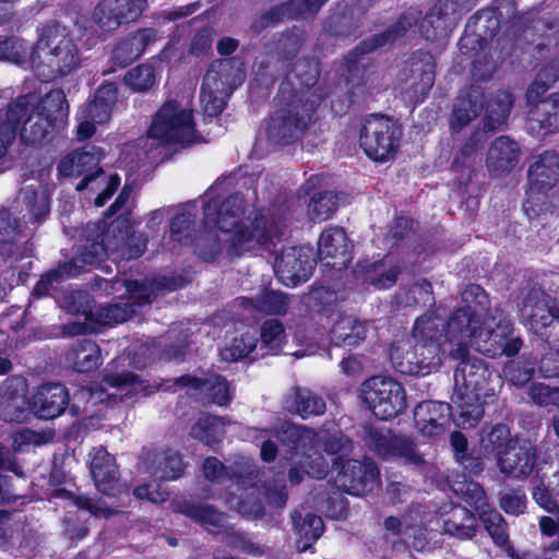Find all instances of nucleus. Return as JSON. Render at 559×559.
<instances>
[{"mask_svg":"<svg viewBox=\"0 0 559 559\" xmlns=\"http://www.w3.org/2000/svg\"><path fill=\"white\" fill-rule=\"evenodd\" d=\"M390 362L396 372L417 377L428 376L441 366L420 345L400 342L390 347Z\"/></svg>","mask_w":559,"mask_h":559,"instance_id":"20","label":"nucleus"},{"mask_svg":"<svg viewBox=\"0 0 559 559\" xmlns=\"http://www.w3.org/2000/svg\"><path fill=\"white\" fill-rule=\"evenodd\" d=\"M331 341L341 347H356L367 337V328L350 316H341L331 329Z\"/></svg>","mask_w":559,"mask_h":559,"instance_id":"42","label":"nucleus"},{"mask_svg":"<svg viewBox=\"0 0 559 559\" xmlns=\"http://www.w3.org/2000/svg\"><path fill=\"white\" fill-rule=\"evenodd\" d=\"M484 322L469 312L468 309L459 307L454 309L444 322L445 338L449 342L463 344L473 340Z\"/></svg>","mask_w":559,"mask_h":559,"instance_id":"35","label":"nucleus"},{"mask_svg":"<svg viewBox=\"0 0 559 559\" xmlns=\"http://www.w3.org/2000/svg\"><path fill=\"white\" fill-rule=\"evenodd\" d=\"M146 133L158 145L190 144L195 136L193 111L181 108L177 100H166L153 116Z\"/></svg>","mask_w":559,"mask_h":559,"instance_id":"7","label":"nucleus"},{"mask_svg":"<svg viewBox=\"0 0 559 559\" xmlns=\"http://www.w3.org/2000/svg\"><path fill=\"white\" fill-rule=\"evenodd\" d=\"M67 310L73 314L84 316V321L69 322L63 331L70 336L90 335L100 328V319L95 317L93 296L85 290L71 292L66 298Z\"/></svg>","mask_w":559,"mask_h":559,"instance_id":"25","label":"nucleus"},{"mask_svg":"<svg viewBox=\"0 0 559 559\" xmlns=\"http://www.w3.org/2000/svg\"><path fill=\"white\" fill-rule=\"evenodd\" d=\"M112 246L109 227L105 233L100 234V241H92L90 245L83 247L81 252L63 263H73L75 276H79L85 271L86 266L97 267L111 254L110 247Z\"/></svg>","mask_w":559,"mask_h":559,"instance_id":"39","label":"nucleus"},{"mask_svg":"<svg viewBox=\"0 0 559 559\" xmlns=\"http://www.w3.org/2000/svg\"><path fill=\"white\" fill-rule=\"evenodd\" d=\"M273 437L287 447L292 454L305 453L314 448L318 441V432L314 429L290 421H284L275 428Z\"/></svg>","mask_w":559,"mask_h":559,"instance_id":"34","label":"nucleus"},{"mask_svg":"<svg viewBox=\"0 0 559 559\" xmlns=\"http://www.w3.org/2000/svg\"><path fill=\"white\" fill-rule=\"evenodd\" d=\"M443 531L459 539H472L477 533V518L461 504L452 503L450 510L443 513Z\"/></svg>","mask_w":559,"mask_h":559,"instance_id":"38","label":"nucleus"},{"mask_svg":"<svg viewBox=\"0 0 559 559\" xmlns=\"http://www.w3.org/2000/svg\"><path fill=\"white\" fill-rule=\"evenodd\" d=\"M69 104L61 88L49 91L33 106L31 95H20L0 108V159L5 156L16 135L27 146H41L51 132L67 124Z\"/></svg>","mask_w":559,"mask_h":559,"instance_id":"3","label":"nucleus"},{"mask_svg":"<svg viewBox=\"0 0 559 559\" xmlns=\"http://www.w3.org/2000/svg\"><path fill=\"white\" fill-rule=\"evenodd\" d=\"M231 62V59H224L211 63L203 78L201 90L202 92L209 90V95L204 104V112L211 118L218 117L226 107L225 99L217 97L215 93L222 91L218 83L225 84L223 82V74Z\"/></svg>","mask_w":559,"mask_h":559,"instance_id":"33","label":"nucleus"},{"mask_svg":"<svg viewBox=\"0 0 559 559\" xmlns=\"http://www.w3.org/2000/svg\"><path fill=\"white\" fill-rule=\"evenodd\" d=\"M24 202L28 214L29 222L41 223L50 213V199L45 192L35 189H28L24 195Z\"/></svg>","mask_w":559,"mask_h":559,"instance_id":"63","label":"nucleus"},{"mask_svg":"<svg viewBox=\"0 0 559 559\" xmlns=\"http://www.w3.org/2000/svg\"><path fill=\"white\" fill-rule=\"evenodd\" d=\"M123 83L134 93H145L156 83L155 68L147 63L138 64L126 72Z\"/></svg>","mask_w":559,"mask_h":559,"instance_id":"59","label":"nucleus"},{"mask_svg":"<svg viewBox=\"0 0 559 559\" xmlns=\"http://www.w3.org/2000/svg\"><path fill=\"white\" fill-rule=\"evenodd\" d=\"M459 50L463 56L472 58V83L461 90L454 100L449 124L453 132H460L475 120L485 109L483 128L485 132H495L506 126L513 106V96L508 91H497L486 100L485 87L481 83L489 82L492 70L489 68L486 56H481L489 41L477 32L467 29L459 39Z\"/></svg>","mask_w":559,"mask_h":559,"instance_id":"1","label":"nucleus"},{"mask_svg":"<svg viewBox=\"0 0 559 559\" xmlns=\"http://www.w3.org/2000/svg\"><path fill=\"white\" fill-rule=\"evenodd\" d=\"M463 3L464 0H437L419 24L421 36L429 41L448 37Z\"/></svg>","mask_w":559,"mask_h":559,"instance_id":"21","label":"nucleus"},{"mask_svg":"<svg viewBox=\"0 0 559 559\" xmlns=\"http://www.w3.org/2000/svg\"><path fill=\"white\" fill-rule=\"evenodd\" d=\"M253 308L269 316H285L288 311L287 294L265 288L252 299Z\"/></svg>","mask_w":559,"mask_h":559,"instance_id":"53","label":"nucleus"},{"mask_svg":"<svg viewBox=\"0 0 559 559\" xmlns=\"http://www.w3.org/2000/svg\"><path fill=\"white\" fill-rule=\"evenodd\" d=\"M362 395L372 414L380 420H390L407 407L404 386L388 377L376 376L362 384Z\"/></svg>","mask_w":559,"mask_h":559,"instance_id":"11","label":"nucleus"},{"mask_svg":"<svg viewBox=\"0 0 559 559\" xmlns=\"http://www.w3.org/2000/svg\"><path fill=\"white\" fill-rule=\"evenodd\" d=\"M73 263L60 262L57 267L50 269L36 282L32 289V296L39 299L49 295L53 283H62L69 278L75 277Z\"/></svg>","mask_w":559,"mask_h":559,"instance_id":"56","label":"nucleus"},{"mask_svg":"<svg viewBox=\"0 0 559 559\" xmlns=\"http://www.w3.org/2000/svg\"><path fill=\"white\" fill-rule=\"evenodd\" d=\"M366 445L383 460L400 459L405 463L420 465L424 460L416 451V443L406 436L386 433L368 426L365 431Z\"/></svg>","mask_w":559,"mask_h":559,"instance_id":"17","label":"nucleus"},{"mask_svg":"<svg viewBox=\"0 0 559 559\" xmlns=\"http://www.w3.org/2000/svg\"><path fill=\"white\" fill-rule=\"evenodd\" d=\"M68 405L69 391L61 383H43L33 396V406L40 418H56L63 414Z\"/></svg>","mask_w":559,"mask_h":559,"instance_id":"30","label":"nucleus"},{"mask_svg":"<svg viewBox=\"0 0 559 559\" xmlns=\"http://www.w3.org/2000/svg\"><path fill=\"white\" fill-rule=\"evenodd\" d=\"M264 492L260 486H252L251 489L243 490L240 496L234 492L227 493L226 502L247 519H261L265 514Z\"/></svg>","mask_w":559,"mask_h":559,"instance_id":"44","label":"nucleus"},{"mask_svg":"<svg viewBox=\"0 0 559 559\" xmlns=\"http://www.w3.org/2000/svg\"><path fill=\"white\" fill-rule=\"evenodd\" d=\"M338 198L333 191H320L314 193L309 203V213L312 219L326 221L337 210Z\"/></svg>","mask_w":559,"mask_h":559,"instance_id":"61","label":"nucleus"},{"mask_svg":"<svg viewBox=\"0 0 559 559\" xmlns=\"http://www.w3.org/2000/svg\"><path fill=\"white\" fill-rule=\"evenodd\" d=\"M38 47L46 50L41 57L32 50L31 63L36 76L43 82H51L70 74L81 63L80 50L58 21L47 22L39 35Z\"/></svg>","mask_w":559,"mask_h":559,"instance_id":"4","label":"nucleus"},{"mask_svg":"<svg viewBox=\"0 0 559 559\" xmlns=\"http://www.w3.org/2000/svg\"><path fill=\"white\" fill-rule=\"evenodd\" d=\"M477 514L484 528L497 546H504L509 543L508 524L496 509L488 506Z\"/></svg>","mask_w":559,"mask_h":559,"instance_id":"57","label":"nucleus"},{"mask_svg":"<svg viewBox=\"0 0 559 559\" xmlns=\"http://www.w3.org/2000/svg\"><path fill=\"white\" fill-rule=\"evenodd\" d=\"M535 360L527 355L510 359L503 366L507 380L516 388L528 384L535 376Z\"/></svg>","mask_w":559,"mask_h":559,"instance_id":"50","label":"nucleus"},{"mask_svg":"<svg viewBox=\"0 0 559 559\" xmlns=\"http://www.w3.org/2000/svg\"><path fill=\"white\" fill-rule=\"evenodd\" d=\"M452 405L439 401H423L414 409V421L423 436L440 437L450 426Z\"/></svg>","mask_w":559,"mask_h":559,"instance_id":"27","label":"nucleus"},{"mask_svg":"<svg viewBox=\"0 0 559 559\" xmlns=\"http://www.w3.org/2000/svg\"><path fill=\"white\" fill-rule=\"evenodd\" d=\"M499 471L504 476L525 480L533 473L537 461V449L528 439L515 437L509 449L496 459Z\"/></svg>","mask_w":559,"mask_h":559,"instance_id":"19","label":"nucleus"},{"mask_svg":"<svg viewBox=\"0 0 559 559\" xmlns=\"http://www.w3.org/2000/svg\"><path fill=\"white\" fill-rule=\"evenodd\" d=\"M412 337L414 343L426 350L430 359L441 365L442 343L445 337L444 320L437 309H428L418 317L413 325Z\"/></svg>","mask_w":559,"mask_h":559,"instance_id":"23","label":"nucleus"},{"mask_svg":"<svg viewBox=\"0 0 559 559\" xmlns=\"http://www.w3.org/2000/svg\"><path fill=\"white\" fill-rule=\"evenodd\" d=\"M146 461L151 474L164 480H176L180 478L187 467L182 455L170 448L148 452L146 454Z\"/></svg>","mask_w":559,"mask_h":559,"instance_id":"36","label":"nucleus"},{"mask_svg":"<svg viewBox=\"0 0 559 559\" xmlns=\"http://www.w3.org/2000/svg\"><path fill=\"white\" fill-rule=\"evenodd\" d=\"M246 213V200L241 193H233L226 198L218 195L210 198L203 205V222L205 226L214 227L222 233L231 231L242 223Z\"/></svg>","mask_w":559,"mask_h":559,"instance_id":"18","label":"nucleus"},{"mask_svg":"<svg viewBox=\"0 0 559 559\" xmlns=\"http://www.w3.org/2000/svg\"><path fill=\"white\" fill-rule=\"evenodd\" d=\"M285 20H296L290 0L276 4L263 12L251 23L250 28L255 33H260L265 28L275 26Z\"/></svg>","mask_w":559,"mask_h":559,"instance_id":"60","label":"nucleus"},{"mask_svg":"<svg viewBox=\"0 0 559 559\" xmlns=\"http://www.w3.org/2000/svg\"><path fill=\"white\" fill-rule=\"evenodd\" d=\"M31 47L23 38L14 35L0 36V60L15 64H24L31 60Z\"/></svg>","mask_w":559,"mask_h":559,"instance_id":"58","label":"nucleus"},{"mask_svg":"<svg viewBox=\"0 0 559 559\" xmlns=\"http://www.w3.org/2000/svg\"><path fill=\"white\" fill-rule=\"evenodd\" d=\"M286 329L278 319H266L260 326V345L257 357L280 355L286 345Z\"/></svg>","mask_w":559,"mask_h":559,"instance_id":"43","label":"nucleus"},{"mask_svg":"<svg viewBox=\"0 0 559 559\" xmlns=\"http://www.w3.org/2000/svg\"><path fill=\"white\" fill-rule=\"evenodd\" d=\"M105 150L96 145H85L64 155L57 165L59 177H73L81 180L76 191H84L90 183L104 175L100 162L105 158Z\"/></svg>","mask_w":559,"mask_h":559,"instance_id":"13","label":"nucleus"},{"mask_svg":"<svg viewBox=\"0 0 559 559\" xmlns=\"http://www.w3.org/2000/svg\"><path fill=\"white\" fill-rule=\"evenodd\" d=\"M223 426L222 417L212 414H203L192 425L190 436L206 445L213 447L222 441L221 435L223 432Z\"/></svg>","mask_w":559,"mask_h":559,"instance_id":"49","label":"nucleus"},{"mask_svg":"<svg viewBox=\"0 0 559 559\" xmlns=\"http://www.w3.org/2000/svg\"><path fill=\"white\" fill-rule=\"evenodd\" d=\"M403 135L402 126L384 114H371L362 119L359 145L376 163H385L397 153Z\"/></svg>","mask_w":559,"mask_h":559,"instance_id":"6","label":"nucleus"},{"mask_svg":"<svg viewBox=\"0 0 559 559\" xmlns=\"http://www.w3.org/2000/svg\"><path fill=\"white\" fill-rule=\"evenodd\" d=\"M519 157V144L507 135H500L488 150L486 166L491 176L502 177L515 168Z\"/></svg>","mask_w":559,"mask_h":559,"instance_id":"31","label":"nucleus"},{"mask_svg":"<svg viewBox=\"0 0 559 559\" xmlns=\"http://www.w3.org/2000/svg\"><path fill=\"white\" fill-rule=\"evenodd\" d=\"M319 79L310 58L297 59L281 82L275 96L276 108L267 127L269 138L285 146L300 141L317 121L321 98L311 92Z\"/></svg>","mask_w":559,"mask_h":559,"instance_id":"2","label":"nucleus"},{"mask_svg":"<svg viewBox=\"0 0 559 559\" xmlns=\"http://www.w3.org/2000/svg\"><path fill=\"white\" fill-rule=\"evenodd\" d=\"M502 379L488 364L477 357L462 358L454 370V391H462L495 402Z\"/></svg>","mask_w":559,"mask_h":559,"instance_id":"8","label":"nucleus"},{"mask_svg":"<svg viewBox=\"0 0 559 559\" xmlns=\"http://www.w3.org/2000/svg\"><path fill=\"white\" fill-rule=\"evenodd\" d=\"M292 519L300 539L304 542L302 550L310 548L322 536L324 523L321 516L309 512L301 519V514L295 511Z\"/></svg>","mask_w":559,"mask_h":559,"instance_id":"52","label":"nucleus"},{"mask_svg":"<svg viewBox=\"0 0 559 559\" xmlns=\"http://www.w3.org/2000/svg\"><path fill=\"white\" fill-rule=\"evenodd\" d=\"M68 358L72 360L73 369L80 373L91 372L102 364L99 347L91 340L78 341L71 347Z\"/></svg>","mask_w":559,"mask_h":559,"instance_id":"46","label":"nucleus"},{"mask_svg":"<svg viewBox=\"0 0 559 559\" xmlns=\"http://www.w3.org/2000/svg\"><path fill=\"white\" fill-rule=\"evenodd\" d=\"M550 302L544 290L531 288L523 298L521 313L530 331L545 343L555 344L559 337V308Z\"/></svg>","mask_w":559,"mask_h":559,"instance_id":"10","label":"nucleus"},{"mask_svg":"<svg viewBox=\"0 0 559 559\" xmlns=\"http://www.w3.org/2000/svg\"><path fill=\"white\" fill-rule=\"evenodd\" d=\"M501 8L503 9L504 20L502 22L500 41H514L522 36L532 24V19L528 13H519L516 2L514 0H501Z\"/></svg>","mask_w":559,"mask_h":559,"instance_id":"45","label":"nucleus"},{"mask_svg":"<svg viewBox=\"0 0 559 559\" xmlns=\"http://www.w3.org/2000/svg\"><path fill=\"white\" fill-rule=\"evenodd\" d=\"M381 261L368 263L358 266L362 269L364 280L372 285L376 289H389L393 287L401 274V267L399 265H392L388 270L378 273V269L382 266Z\"/></svg>","mask_w":559,"mask_h":559,"instance_id":"55","label":"nucleus"},{"mask_svg":"<svg viewBox=\"0 0 559 559\" xmlns=\"http://www.w3.org/2000/svg\"><path fill=\"white\" fill-rule=\"evenodd\" d=\"M325 408L326 403L322 396L307 388H295L292 411L302 419L323 415Z\"/></svg>","mask_w":559,"mask_h":559,"instance_id":"48","label":"nucleus"},{"mask_svg":"<svg viewBox=\"0 0 559 559\" xmlns=\"http://www.w3.org/2000/svg\"><path fill=\"white\" fill-rule=\"evenodd\" d=\"M118 100V85L115 82H104L95 91L93 99L82 107L88 118L98 123L107 122Z\"/></svg>","mask_w":559,"mask_h":559,"instance_id":"40","label":"nucleus"},{"mask_svg":"<svg viewBox=\"0 0 559 559\" xmlns=\"http://www.w3.org/2000/svg\"><path fill=\"white\" fill-rule=\"evenodd\" d=\"M352 251L353 243L343 227L331 226L321 233L318 255L325 266L333 270L346 269L353 260Z\"/></svg>","mask_w":559,"mask_h":559,"instance_id":"22","label":"nucleus"},{"mask_svg":"<svg viewBox=\"0 0 559 559\" xmlns=\"http://www.w3.org/2000/svg\"><path fill=\"white\" fill-rule=\"evenodd\" d=\"M503 20L501 0H496L491 7L480 9L469 16L466 24L468 31L477 32L478 36L490 43L502 29Z\"/></svg>","mask_w":559,"mask_h":559,"instance_id":"37","label":"nucleus"},{"mask_svg":"<svg viewBox=\"0 0 559 559\" xmlns=\"http://www.w3.org/2000/svg\"><path fill=\"white\" fill-rule=\"evenodd\" d=\"M416 20L407 13H402L397 20L381 33L359 41L343 58L344 76L346 83L354 87L365 86L366 74L370 66L368 55L378 48L392 45L404 37L407 31L415 25Z\"/></svg>","mask_w":559,"mask_h":559,"instance_id":"5","label":"nucleus"},{"mask_svg":"<svg viewBox=\"0 0 559 559\" xmlns=\"http://www.w3.org/2000/svg\"><path fill=\"white\" fill-rule=\"evenodd\" d=\"M156 38L157 32L154 28H140L123 37L111 50L110 61L112 67H128L140 58Z\"/></svg>","mask_w":559,"mask_h":559,"instance_id":"29","label":"nucleus"},{"mask_svg":"<svg viewBox=\"0 0 559 559\" xmlns=\"http://www.w3.org/2000/svg\"><path fill=\"white\" fill-rule=\"evenodd\" d=\"M182 513L197 523L214 527H221L225 520L224 513L210 504L188 503Z\"/></svg>","mask_w":559,"mask_h":559,"instance_id":"62","label":"nucleus"},{"mask_svg":"<svg viewBox=\"0 0 559 559\" xmlns=\"http://www.w3.org/2000/svg\"><path fill=\"white\" fill-rule=\"evenodd\" d=\"M340 302L338 293L326 286H311L306 300L311 311L328 319L337 311Z\"/></svg>","mask_w":559,"mask_h":559,"instance_id":"47","label":"nucleus"},{"mask_svg":"<svg viewBox=\"0 0 559 559\" xmlns=\"http://www.w3.org/2000/svg\"><path fill=\"white\" fill-rule=\"evenodd\" d=\"M463 309H468L474 316H477L483 322L490 311V298L488 293L478 284L471 283L462 292Z\"/></svg>","mask_w":559,"mask_h":559,"instance_id":"54","label":"nucleus"},{"mask_svg":"<svg viewBox=\"0 0 559 559\" xmlns=\"http://www.w3.org/2000/svg\"><path fill=\"white\" fill-rule=\"evenodd\" d=\"M195 226V215L190 212H178L170 219V236L174 241L187 245L192 240Z\"/></svg>","mask_w":559,"mask_h":559,"instance_id":"64","label":"nucleus"},{"mask_svg":"<svg viewBox=\"0 0 559 559\" xmlns=\"http://www.w3.org/2000/svg\"><path fill=\"white\" fill-rule=\"evenodd\" d=\"M332 471L336 472L335 486L352 496H364L380 481V469L371 459L358 461L337 456L332 462Z\"/></svg>","mask_w":559,"mask_h":559,"instance_id":"12","label":"nucleus"},{"mask_svg":"<svg viewBox=\"0 0 559 559\" xmlns=\"http://www.w3.org/2000/svg\"><path fill=\"white\" fill-rule=\"evenodd\" d=\"M112 246L111 252L118 258L130 261L143 255L147 247V239L134 231L128 214L117 216L109 224Z\"/></svg>","mask_w":559,"mask_h":559,"instance_id":"24","label":"nucleus"},{"mask_svg":"<svg viewBox=\"0 0 559 559\" xmlns=\"http://www.w3.org/2000/svg\"><path fill=\"white\" fill-rule=\"evenodd\" d=\"M452 418L457 427L463 429L476 427L481 420L485 404V397L476 396L471 393L454 391L452 395Z\"/></svg>","mask_w":559,"mask_h":559,"instance_id":"32","label":"nucleus"},{"mask_svg":"<svg viewBox=\"0 0 559 559\" xmlns=\"http://www.w3.org/2000/svg\"><path fill=\"white\" fill-rule=\"evenodd\" d=\"M546 82L538 81L535 76L526 91V99L530 107V122L538 128L543 135L554 134L559 131V92L543 98L550 88Z\"/></svg>","mask_w":559,"mask_h":559,"instance_id":"14","label":"nucleus"},{"mask_svg":"<svg viewBox=\"0 0 559 559\" xmlns=\"http://www.w3.org/2000/svg\"><path fill=\"white\" fill-rule=\"evenodd\" d=\"M400 302L408 307L435 305L432 284L427 278H420L409 287L400 288L396 295Z\"/></svg>","mask_w":559,"mask_h":559,"instance_id":"51","label":"nucleus"},{"mask_svg":"<svg viewBox=\"0 0 559 559\" xmlns=\"http://www.w3.org/2000/svg\"><path fill=\"white\" fill-rule=\"evenodd\" d=\"M225 241L226 254L234 259L240 258L260 248L269 249L275 246L274 238L278 237V228L261 212L254 213L250 225L243 222L228 233Z\"/></svg>","mask_w":559,"mask_h":559,"instance_id":"9","label":"nucleus"},{"mask_svg":"<svg viewBox=\"0 0 559 559\" xmlns=\"http://www.w3.org/2000/svg\"><path fill=\"white\" fill-rule=\"evenodd\" d=\"M316 265L317 254L311 247L292 246L276 255L274 272L285 286L296 287L310 278Z\"/></svg>","mask_w":559,"mask_h":559,"instance_id":"15","label":"nucleus"},{"mask_svg":"<svg viewBox=\"0 0 559 559\" xmlns=\"http://www.w3.org/2000/svg\"><path fill=\"white\" fill-rule=\"evenodd\" d=\"M407 63L413 73H418L419 81L413 84L415 93L426 98L435 84L436 59L430 51L417 49L409 56Z\"/></svg>","mask_w":559,"mask_h":559,"instance_id":"41","label":"nucleus"},{"mask_svg":"<svg viewBox=\"0 0 559 559\" xmlns=\"http://www.w3.org/2000/svg\"><path fill=\"white\" fill-rule=\"evenodd\" d=\"M559 181V153L545 151L530 165L527 170L528 198L547 194ZM527 199L526 202H528Z\"/></svg>","mask_w":559,"mask_h":559,"instance_id":"26","label":"nucleus"},{"mask_svg":"<svg viewBox=\"0 0 559 559\" xmlns=\"http://www.w3.org/2000/svg\"><path fill=\"white\" fill-rule=\"evenodd\" d=\"M90 468L99 492L107 497H116L121 492L120 473L114 455L103 448L97 450Z\"/></svg>","mask_w":559,"mask_h":559,"instance_id":"28","label":"nucleus"},{"mask_svg":"<svg viewBox=\"0 0 559 559\" xmlns=\"http://www.w3.org/2000/svg\"><path fill=\"white\" fill-rule=\"evenodd\" d=\"M514 325L510 321H500L495 329L479 328L473 340L475 350L489 358L506 356L513 358L523 347L521 336H514Z\"/></svg>","mask_w":559,"mask_h":559,"instance_id":"16","label":"nucleus"}]
</instances>
